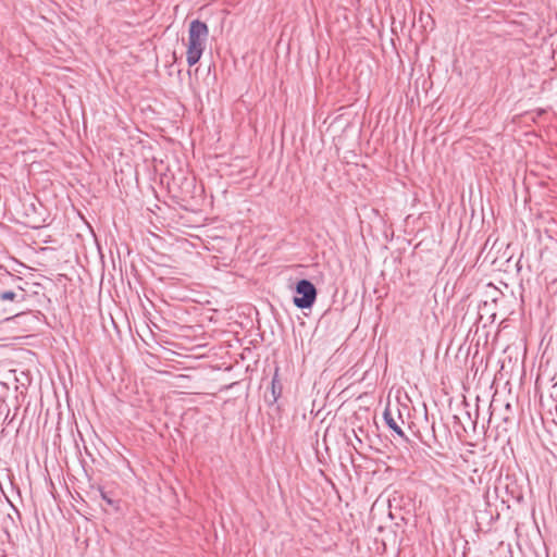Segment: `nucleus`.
Masks as SVG:
<instances>
[{
    "mask_svg": "<svg viewBox=\"0 0 557 557\" xmlns=\"http://www.w3.org/2000/svg\"><path fill=\"white\" fill-rule=\"evenodd\" d=\"M26 315L25 312L15 313L14 315L8 317L3 322L17 321Z\"/></svg>",
    "mask_w": 557,
    "mask_h": 557,
    "instance_id": "9d476101",
    "label": "nucleus"
},
{
    "mask_svg": "<svg viewBox=\"0 0 557 557\" xmlns=\"http://www.w3.org/2000/svg\"><path fill=\"white\" fill-rule=\"evenodd\" d=\"M209 35L207 24L200 20H193L188 28V46L186 59L189 66L195 65L201 58L205 44Z\"/></svg>",
    "mask_w": 557,
    "mask_h": 557,
    "instance_id": "f257e3e1",
    "label": "nucleus"
},
{
    "mask_svg": "<svg viewBox=\"0 0 557 557\" xmlns=\"http://www.w3.org/2000/svg\"><path fill=\"white\" fill-rule=\"evenodd\" d=\"M503 421H504V422H506V423H507V422H509V421H510L509 416L504 414V417H503Z\"/></svg>",
    "mask_w": 557,
    "mask_h": 557,
    "instance_id": "ddd939ff",
    "label": "nucleus"
},
{
    "mask_svg": "<svg viewBox=\"0 0 557 557\" xmlns=\"http://www.w3.org/2000/svg\"><path fill=\"white\" fill-rule=\"evenodd\" d=\"M419 438L421 443H423L429 448L433 449L436 444H438L436 434H435V423L433 422L431 425V434H426L425 436L419 433Z\"/></svg>",
    "mask_w": 557,
    "mask_h": 557,
    "instance_id": "423d86ee",
    "label": "nucleus"
},
{
    "mask_svg": "<svg viewBox=\"0 0 557 557\" xmlns=\"http://www.w3.org/2000/svg\"><path fill=\"white\" fill-rule=\"evenodd\" d=\"M0 269L2 270V273L0 274V281L3 284H11V283H16V282H21L22 281L21 276L14 275V274L8 272L2 267H0Z\"/></svg>",
    "mask_w": 557,
    "mask_h": 557,
    "instance_id": "6e6552de",
    "label": "nucleus"
},
{
    "mask_svg": "<svg viewBox=\"0 0 557 557\" xmlns=\"http://www.w3.org/2000/svg\"><path fill=\"white\" fill-rule=\"evenodd\" d=\"M383 419L386 423V425L393 431L395 432L399 437H403L405 438L406 441H408V438L406 437L404 431L401 430V428L398 425V423L396 422V420L394 419L393 417V413L391 411L389 408H386L383 412Z\"/></svg>",
    "mask_w": 557,
    "mask_h": 557,
    "instance_id": "7ed1b4c3",
    "label": "nucleus"
},
{
    "mask_svg": "<svg viewBox=\"0 0 557 557\" xmlns=\"http://www.w3.org/2000/svg\"><path fill=\"white\" fill-rule=\"evenodd\" d=\"M509 480V476H506L505 480H499L497 484L495 485V492L499 496L500 492L504 490L506 493L510 492L509 484L507 481Z\"/></svg>",
    "mask_w": 557,
    "mask_h": 557,
    "instance_id": "1a4fd4ad",
    "label": "nucleus"
},
{
    "mask_svg": "<svg viewBox=\"0 0 557 557\" xmlns=\"http://www.w3.org/2000/svg\"><path fill=\"white\" fill-rule=\"evenodd\" d=\"M277 372H278V369L275 370V373H274V375L272 377V382H271L272 398L268 400L270 405H273L274 403H276L277 399L282 396L283 386H282L281 381L278 380Z\"/></svg>",
    "mask_w": 557,
    "mask_h": 557,
    "instance_id": "20e7f679",
    "label": "nucleus"
},
{
    "mask_svg": "<svg viewBox=\"0 0 557 557\" xmlns=\"http://www.w3.org/2000/svg\"><path fill=\"white\" fill-rule=\"evenodd\" d=\"M0 300L22 302L25 300L24 289L21 286H17V292H14V290L0 292Z\"/></svg>",
    "mask_w": 557,
    "mask_h": 557,
    "instance_id": "39448f33",
    "label": "nucleus"
},
{
    "mask_svg": "<svg viewBox=\"0 0 557 557\" xmlns=\"http://www.w3.org/2000/svg\"><path fill=\"white\" fill-rule=\"evenodd\" d=\"M29 211H32L34 214L37 213V207L34 202L29 203L28 208L26 209V215L30 218L27 224L33 228L40 227L41 223L44 222V219H40L38 216H30Z\"/></svg>",
    "mask_w": 557,
    "mask_h": 557,
    "instance_id": "0eeeda50",
    "label": "nucleus"
},
{
    "mask_svg": "<svg viewBox=\"0 0 557 557\" xmlns=\"http://www.w3.org/2000/svg\"><path fill=\"white\" fill-rule=\"evenodd\" d=\"M99 492H100V496H101V498H102V499H103L108 505H113V504H114L113 499H112V498H110V497L108 496V494H107V493H106L101 487H99Z\"/></svg>",
    "mask_w": 557,
    "mask_h": 557,
    "instance_id": "9b49d317",
    "label": "nucleus"
},
{
    "mask_svg": "<svg viewBox=\"0 0 557 557\" xmlns=\"http://www.w3.org/2000/svg\"><path fill=\"white\" fill-rule=\"evenodd\" d=\"M505 409H506V410H508V411H509V410H511V405H510L509 403H507V404L505 405Z\"/></svg>",
    "mask_w": 557,
    "mask_h": 557,
    "instance_id": "4468645a",
    "label": "nucleus"
},
{
    "mask_svg": "<svg viewBox=\"0 0 557 557\" xmlns=\"http://www.w3.org/2000/svg\"><path fill=\"white\" fill-rule=\"evenodd\" d=\"M495 399L492 400L491 405H490V409H492V412H491V417L493 416V412H494V404H495Z\"/></svg>",
    "mask_w": 557,
    "mask_h": 557,
    "instance_id": "f8f14e48",
    "label": "nucleus"
},
{
    "mask_svg": "<svg viewBox=\"0 0 557 557\" xmlns=\"http://www.w3.org/2000/svg\"><path fill=\"white\" fill-rule=\"evenodd\" d=\"M294 292L293 302L298 309L306 310L313 307L318 297V290L311 281L307 278L299 280L295 285Z\"/></svg>",
    "mask_w": 557,
    "mask_h": 557,
    "instance_id": "f03ea898",
    "label": "nucleus"
}]
</instances>
